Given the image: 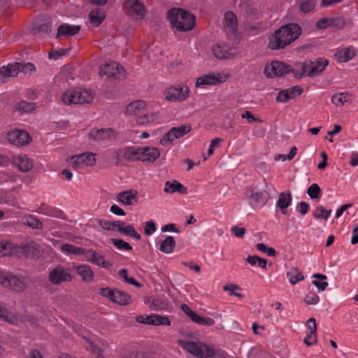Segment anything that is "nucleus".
Masks as SVG:
<instances>
[{"label": "nucleus", "mask_w": 358, "mask_h": 358, "mask_svg": "<svg viewBox=\"0 0 358 358\" xmlns=\"http://www.w3.org/2000/svg\"><path fill=\"white\" fill-rule=\"evenodd\" d=\"M332 22L333 19L322 18L317 22L316 27L319 29H324L327 28L329 25L331 24Z\"/></svg>", "instance_id": "obj_60"}, {"label": "nucleus", "mask_w": 358, "mask_h": 358, "mask_svg": "<svg viewBox=\"0 0 358 358\" xmlns=\"http://www.w3.org/2000/svg\"><path fill=\"white\" fill-rule=\"evenodd\" d=\"M93 264H95L104 268H110L112 266V264L108 261H106L104 257L99 253H96Z\"/></svg>", "instance_id": "obj_52"}, {"label": "nucleus", "mask_w": 358, "mask_h": 358, "mask_svg": "<svg viewBox=\"0 0 358 358\" xmlns=\"http://www.w3.org/2000/svg\"><path fill=\"white\" fill-rule=\"evenodd\" d=\"M145 107V103L141 100H137L130 103L125 108V113L129 115H136L138 117L141 113V110Z\"/></svg>", "instance_id": "obj_26"}, {"label": "nucleus", "mask_w": 358, "mask_h": 358, "mask_svg": "<svg viewBox=\"0 0 358 358\" xmlns=\"http://www.w3.org/2000/svg\"><path fill=\"white\" fill-rule=\"evenodd\" d=\"M301 34V27L296 23L282 26L268 38V48L271 50L283 49L296 41Z\"/></svg>", "instance_id": "obj_1"}, {"label": "nucleus", "mask_w": 358, "mask_h": 358, "mask_svg": "<svg viewBox=\"0 0 358 358\" xmlns=\"http://www.w3.org/2000/svg\"><path fill=\"white\" fill-rule=\"evenodd\" d=\"M153 325L154 326H158V325H166V326H170L171 325V320L169 319V317L166 316H161L157 314H153Z\"/></svg>", "instance_id": "obj_49"}, {"label": "nucleus", "mask_w": 358, "mask_h": 358, "mask_svg": "<svg viewBox=\"0 0 358 358\" xmlns=\"http://www.w3.org/2000/svg\"><path fill=\"white\" fill-rule=\"evenodd\" d=\"M352 96L347 93L335 94L331 97V102L335 105H343L345 103H351Z\"/></svg>", "instance_id": "obj_40"}, {"label": "nucleus", "mask_w": 358, "mask_h": 358, "mask_svg": "<svg viewBox=\"0 0 358 358\" xmlns=\"http://www.w3.org/2000/svg\"><path fill=\"white\" fill-rule=\"evenodd\" d=\"M310 209V206L307 202L301 201L296 206V210L302 215H306Z\"/></svg>", "instance_id": "obj_62"}, {"label": "nucleus", "mask_w": 358, "mask_h": 358, "mask_svg": "<svg viewBox=\"0 0 358 358\" xmlns=\"http://www.w3.org/2000/svg\"><path fill=\"white\" fill-rule=\"evenodd\" d=\"M172 28L179 31H188L195 26V17L182 8H173L168 13Z\"/></svg>", "instance_id": "obj_2"}, {"label": "nucleus", "mask_w": 358, "mask_h": 358, "mask_svg": "<svg viewBox=\"0 0 358 358\" xmlns=\"http://www.w3.org/2000/svg\"><path fill=\"white\" fill-rule=\"evenodd\" d=\"M122 224V221L117 220L114 222H109L107 220H100L99 225L104 229H107L109 231H114L115 228L117 229Z\"/></svg>", "instance_id": "obj_45"}, {"label": "nucleus", "mask_w": 358, "mask_h": 358, "mask_svg": "<svg viewBox=\"0 0 358 358\" xmlns=\"http://www.w3.org/2000/svg\"><path fill=\"white\" fill-rule=\"evenodd\" d=\"M331 213V210H327L323 206H318L313 212V216L317 219L323 218L325 220L328 219Z\"/></svg>", "instance_id": "obj_44"}, {"label": "nucleus", "mask_w": 358, "mask_h": 358, "mask_svg": "<svg viewBox=\"0 0 358 358\" xmlns=\"http://www.w3.org/2000/svg\"><path fill=\"white\" fill-rule=\"evenodd\" d=\"M145 303L150 304V308L152 310H166L169 307V301L161 298L149 297L145 300Z\"/></svg>", "instance_id": "obj_23"}, {"label": "nucleus", "mask_w": 358, "mask_h": 358, "mask_svg": "<svg viewBox=\"0 0 358 358\" xmlns=\"http://www.w3.org/2000/svg\"><path fill=\"white\" fill-rule=\"evenodd\" d=\"M191 131L189 125H181L178 127H173L166 134L164 137L160 140L162 145H166L171 143L176 138H179Z\"/></svg>", "instance_id": "obj_13"}, {"label": "nucleus", "mask_w": 358, "mask_h": 358, "mask_svg": "<svg viewBox=\"0 0 358 358\" xmlns=\"http://www.w3.org/2000/svg\"><path fill=\"white\" fill-rule=\"evenodd\" d=\"M62 99L66 104H83L92 102L94 96L91 92L87 90H71L63 94Z\"/></svg>", "instance_id": "obj_5"}, {"label": "nucleus", "mask_w": 358, "mask_h": 358, "mask_svg": "<svg viewBox=\"0 0 358 358\" xmlns=\"http://www.w3.org/2000/svg\"><path fill=\"white\" fill-rule=\"evenodd\" d=\"M292 201V197L290 192H281L279 194L276 206L282 210L283 214H286V209L290 206Z\"/></svg>", "instance_id": "obj_25"}, {"label": "nucleus", "mask_w": 358, "mask_h": 358, "mask_svg": "<svg viewBox=\"0 0 358 358\" xmlns=\"http://www.w3.org/2000/svg\"><path fill=\"white\" fill-rule=\"evenodd\" d=\"M160 156V152L153 147H140L139 160L143 162L153 163Z\"/></svg>", "instance_id": "obj_17"}, {"label": "nucleus", "mask_w": 358, "mask_h": 358, "mask_svg": "<svg viewBox=\"0 0 358 358\" xmlns=\"http://www.w3.org/2000/svg\"><path fill=\"white\" fill-rule=\"evenodd\" d=\"M105 17L106 15L104 10L98 7L92 9L89 14L90 22L96 27L101 24V23L105 19Z\"/></svg>", "instance_id": "obj_28"}, {"label": "nucleus", "mask_w": 358, "mask_h": 358, "mask_svg": "<svg viewBox=\"0 0 358 358\" xmlns=\"http://www.w3.org/2000/svg\"><path fill=\"white\" fill-rule=\"evenodd\" d=\"M140 147H128L113 152V157L115 159L116 165H120L123 159L139 160Z\"/></svg>", "instance_id": "obj_12"}, {"label": "nucleus", "mask_w": 358, "mask_h": 358, "mask_svg": "<svg viewBox=\"0 0 358 358\" xmlns=\"http://www.w3.org/2000/svg\"><path fill=\"white\" fill-rule=\"evenodd\" d=\"M212 52L216 58L220 59H227L230 55L227 47L220 43L213 46Z\"/></svg>", "instance_id": "obj_37"}, {"label": "nucleus", "mask_w": 358, "mask_h": 358, "mask_svg": "<svg viewBox=\"0 0 358 358\" xmlns=\"http://www.w3.org/2000/svg\"><path fill=\"white\" fill-rule=\"evenodd\" d=\"M303 92V88L297 85L281 90L277 95L276 101L282 103L287 102L289 100L300 96Z\"/></svg>", "instance_id": "obj_18"}, {"label": "nucleus", "mask_w": 358, "mask_h": 358, "mask_svg": "<svg viewBox=\"0 0 358 358\" xmlns=\"http://www.w3.org/2000/svg\"><path fill=\"white\" fill-rule=\"evenodd\" d=\"M311 334H315L317 332L316 320L314 317L309 318L306 324Z\"/></svg>", "instance_id": "obj_61"}, {"label": "nucleus", "mask_w": 358, "mask_h": 358, "mask_svg": "<svg viewBox=\"0 0 358 358\" xmlns=\"http://www.w3.org/2000/svg\"><path fill=\"white\" fill-rule=\"evenodd\" d=\"M96 252L93 250H86L83 248V252H80V255H85V258L90 262H94V258L96 255Z\"/></svg>", "instance_id": "obj_59"}, {"label": "nucleus", "mask_w": 358, "mask_h": 358, "mask_svg": "<svg viewBox=\"0 0 358 358\" xmlns=\"http://www.w3.org/2000/svg\"><path fill=\"white\" fill-rule=\"evenodd\" d=\"M156 118V115L154 113L139 115L137 118V122L140 124H148L153 122Z\"/></svg>", "instance_id": "obj_50"}, {"label": "nucleus", "mask_w": 358, "mask_h": 358, "mask_svg": "<svg viewBox=\"0 0 358 358\" xmlns=\"http://www.w3.org/2000/svg\"><path fill=\"white\" fill-rule=\"evenodd\" d=\"M37 212L48 216L59 217L62 211L54 207L50 206L46 203H41L38 207Z\"/></svg>", "instance_id": "obj_30"}, {"label": "nucleus", "mask_w": 358, "mask_h": 358, "mask_svg": "<svg viewBox=\"0 0 358 358\" xmlns=\"http://www.w3.org/2000/svg\"><path fill=\"white\" fill-rule=\"evenodd\" d=\"M99 73L101 77L106 76L108 79L117 80L123 76V68L119 63L110 62L101 66Z\"/></svg>", "instance_id": "obj_11"}, {"label": "nucleus", "mask_w": 358, "mask_h": 358, "mask_svg": "<svg viewBox=\"0 0 358 358\" xmlns=\"http://www.w3.org/2000/svg\"><path fill=\"white\" fill-rule=\"evenodd\" d=\"M308 196L313 199H319L321 195V189L317 184H312L307 189Z\"/></svg>", "instance_id": "obj_48"}, {"label": "nucleus", "mask_w": 358, "mask_h": 358, "mask_svg": "<svg viewBox=\"0 0 358 358\" xmlns=\"http://www.w3.org/2000/svg\"><path fill=\"white\" fill-rule=\"evenodd\" d=\"M317 341V336L315 334H311V333L308 334V335L304 338L303 342L307 346H311L315 344Z\"/></svg>", "instance_id": "obj_63"}, {"label": "nucleus", "mask_w": 358, "mask_h": 358, "mask_svg": "<svg viewBox=\"0 0 358 358\" xmlns=\"http://www.w3.org/2000/svg\"><path fill=\"white\" fill-rule=\"evenodd\" d=\"M237 17L231 11H227L224 15V26L229 29V31L234 34L237 30Z\"/></svg>", "instance_id": "obj_29"}, {"label": "nucleus", "mask_w": 358, "mask_h": 358, "mask_svg": "<svg viewBox=\"0 0 358 358\" xmlns=\"http://www.w3.org/2000/svg\"><path fill=\"white\" fill-rule=\"evenodd\" d=\"M314 62L311 60L305 61L301 66L300 70L293 68L292 74L296 79H300L303 76H308V71L312 69Z\"/></svg>", "instance_id": "obj_33"}, {"label": "nucleus", "mask_w": 358, "mask_h": 358, "mask_svg": "<svg viewBox=\"0 0 358 358\" xmlns=\"http://www.w3.org/2000/svg\"><path fill=\"white\" fill-rule=\"evenodd\" d=\"M8 140L15 145H24L29 143L31 137L24 130H16L8 134Z\"/></svg>", "instance_id": "obj_16"}, {"label": "nucleus", "mask_w": 358, "mask_h": 358, "mask_svg": "<svg viewBox=\"0 0 358 358\" xmlns=\"http://www.w3.org/2000/svg\"><path fill=\"white\" fill-rule=\"evenodd\" d=\"M10 245L8 243L0 242V255L6 256L10 254Z\"/></svg>", "instance_id": "obj_64"}, {"label": "nucleus", "mask_w": 358, "mask_h": 358, "mask_svg": "<svg viewBox=\"0 0 358 358\" xmlns=\"http://www.w3.org/2000/svg\"><path fill=\"white\" fill-rule=\"evenodd\" d=\"M0 319L2 321L7 322L14 324L17 322L18 317L15 314L9 311L6 308L0 305Z\"/></svg>", "instance_id": "obj_38"}, {"label": "nucleus", "mask_w": 358, "mask_h": 358, "mask_svg": "<svg viewBox=\"0 0 358 358\" xmlns=\"http://www.w3.org/2000/svg\"><path fill=\"white\" fill-rule=\"evenodd\" d=\"M71 163L74 165L85 164L92 166L95 163L94 155L92 153H83L80 155H74L71 157Z\"/></svg>", "instance_id": "obj_21"}, {"label": "nucleus", "mask_w": 358, "mask_h": 358, "mask_svg": "<svg viewBox=\"0 0 358 358\" xmlns=\"http://www.w3.org/2000/svg\"><path fill=\"white\" fill-rule=\"evenodd\" d=\"M90 349L94 358H106L103 355V350L94 343L90 342Z\"/></svg>", "instance_id": "obj_56"}, {"label": "nucleus", "mask_w": 358, "mask_h": 358, "mask_svg": "<svg viewBox=\"0 0 358 358\" xmlns=\"http://www.w3.org/2000/svg\"><path fill=\"white\" fill-rule=\"evenodd\" d=\"M27 279L0 271V285L15 292H23L27 286Z\"/></svg>", "instance_id": "obj_4"}, {"label": "nucleus", "mask_w": 358, "mask_h": 358, "mask_svg": "<svg viewBox=\"0 0 358 358\" xmlns=\"http://www.w3.org/2000/svg\"><path fill=\"white\" fill-rule=\"evenodd\" d=\"M35 108V103L22 101L17 103V109L26 113H29Z\"/></svg>", "instance_id": "obj_51"}, {"label": "nucleus", "mask_w": 358, "mask_h": 358, "mask_svg": "<svg viewBox=\"0 0 358 358\" xmlns=\"http://www.w3.org/2000/svg\"><path fill=\"white\" fill-rule=\"evenodd\" d=\"M73 277L69 272V269L58 265L51 269L48 273V280L54 285H59L64 282L71 281Z\"/></svg>", "instance_id": "obj_9"}, {"label": "nucleus", "mask_w": 358, "mask_h": 358, "mask_svg": "<svg viewBox=\"0 0 358 358\" xmlns=\"http://www.w3.org/2000/svg\"><path fill=\"white\" fill-rule=\"evenodd\" d=\"M223 289L224 291H229V294L231 296L234 295L241 299L243 297V295L242 294L234 292V290L240 289L239 286H238L237 285H234V284L226 285L223 287Z\"/></svg>", "instance_id": "obj_54"}, {"label": "nucleus", "mask_w": 358, "mask_h": 358, "mask_svg": "<svg viewBox=\"0 0 358 358\" xmlns=\"http://www.w3.org/2000/svg\"><path fill=\"white\" fill-rule=\"evenodd\" d=\"M26 222L28 226L32 228L41 229L43 227L42 222L34 215H29L27 217Z\"/></svg>", "instance_id": "obj_53"}, {"label": "nucleus", "mask_w": 358, "mask_h": 358, "mask_svg": "<svg viewBox=\"0 0 358 358\" xmlns=\"http://www.w3.org/2000/svg\"><path fill=\"white\" fill-rule=\"evenodd\" d=\"M287 276L292 285H295L304 279L302 272L297 268H292L290 271L287 273Z\"/></svg>", "instance_id": "obj_41"}, {"label": "nucleus", "mask_w": 358, "mask_h": 358, "mask_svg": "<svg viewBox=\"0 0 358 358\" xmlns=\"http://www.w3.org/2000/svg\"><path fill=\"white\" fill-rule=\"evenodd\" d=\"M156 224L152 221H148L145 223L144 231L147 236H150L156 231Z\"/></svg>", "instance_id": "obj_58"}, {"label": "nucleus", "mask_w": 358, "mask_h": 358, "mask_svg": "<svg viewBox=\"0 0 358 358\" xmlns=\"http://www.w3.org/2000/svg\"><path fill=\"white\" fill-rule=\"evenodd\" d=\"M80 30V27L78 25L63 24L58 27L56 38H58L61 36H74L77 34Z\"/></svg>", "instance_id": "obj_20"}, {"label": "nucleus", "mask_w": 358, "mask_h": 358, "mask_svg": "<svg viewBox=\"0 0 358 358\" xmlns=\"http://www.w3.org/2000/svg\"><path fill=\"white\" fill-rule=\"evenodd\" d=\"M125 13L136 20H143L146 15L143 3L139 0H126L123 3Z\"/></svg>", "instance_id": "obj_8"}, {"label": "nucleus", "mask_w": 358, "mask_h": 358, "mask_svg": "<svg viewBox=\"0 0 358 358\" xmlns=\"http://www.w3.org/2000/svg\"><path fill=\"white\" fill-rule=\"evenodd\" d=\"M76 273L82 277L84 281H91L93 280L94 272L89 266L80 265L75 267Z\"/></svg>", "instance_id": "obj_32"}, {"label": "nucleus", "mask_w": 358, "mask_h": 358, "mask_svg": "<svg viewBox=\"0 0 358 358\" xmlns=\"http://www.w3.org/2000/svg\"><path fill=\"white\" fill-rule=\"evenodd\" d=\"M153 314L150 315H138L136 317V321L141 324L153 325Z\"/></svg>", "instance_id": "obj_57"}, {"label": "nucleus", "mask_w": 358, "mask_h": 358, "mask_svg": "<svg viewBox=\"0 0 358 358\" xmlns=\"http://www.w3.org/2000/svg\"><path fill=\"white\" fill-rule=\"evenodd\" d=\"M118 133L113 128H94L88 134L90 141H115L117 138Z\"/></svg>", "instance_id": "obj_10"}, {"label": "nucleus", "mask_w": 358, "mask_h": 358, "mask_svg": "<svg viewBox=\"0 0 358 358\" xmlns=\"http://www.w3.org/2000/svg\"><path fill=\"white\" fill-rule=\"evenodd\" d=\"M245 196L254 208L263 206L266 204V200L264 193L262 192L255 191V189L252 187L246 188Z\"/></svg>", "instance_id": "obj_14"}, {"label": "nucleus", "mask_w": 358, "mask_h": 358, "mask_svg": "<svg viewBox=\"0 0 358 358\" xmlns=\"http://www.w3.org/2000/svg\"><path fill=\"white\" fill-rule=\"evenodd\" d=\"M15 165L22 172H27L33 167L32 161L26 155H20L13 159Z\"/></svg>", "instance_id": "obj_24"}, {"label": "nucleus", "mask_w": 358, "mask_h": 358, "mask_svg": "<svg viewBox=\"0 0 358 358\" xmlns=\"http://www.w3.org/2000/svg\"><path fill=\"white\" fill-rule=\"evenodd\" d=\"M124 223L122 222V224L117 229V231L121 233L124 234L125 235L131 236L134 237L136 240H141V235L135 230V229L131 225H127L126 227H124Z\"/></svg>", "instance_id": "obj_42"}, {"label": "nucleus", "mask_w": 358, "mask_h": 358, "mask_svg": "<svg viewBox=\"0 0 358 358\" xmlns=\"http://www.w3.org/2000/svg\"><path fill=\"white\" fill-rule=\"evenodd\" d=\"M117 199L124 205H133L134 202L137 201V192L133 190L121 192L117 195Z\"/></svg>", "instance_id": "obj_22"}, {"label": "nucleus", "mask_w": 358, "mask_h": 358, "mask_svg": "<svg viewBox=\"0 0 358 358\" xmlns=\"http://www.w3.org/2000/svg\"><path fill=\"white\" fill-rule=\"evenodd\" d=\"M112 301L124 306L131 302V296L124 292L115 289Z\"/></svg>", "instance_id": "obj_35"}, {"label": "nucleus", "mask_w": 358, "mask_h": 358, "mask_svg": "<svg viewBox=\"0 0 358 358\" xmlns=\"http://www.w3.org/2000/svg\"><path fill=\"white\" fill-rule=\"evenodd\" d=\"M176 246V241L173 236H167L161 243L159 250L166 254L171 253Z\"/></svg>", "instance_id": "obj_39"}, {"label": "nucleus", "mask_w": 358, "mask_h": 358, "mask_svg": "<svg viewBox=\"0 0 358 358\" xmlns=\"http://www.w3.org/2000/svg\"><path fill=\"white\" fill-rule=\"evenodd\" d=\"M319 301L320 297L314 292H309L304 298V301L308 305L317 304Z\"/></svg>", "instance_id": "obj_55"}, {"label": "nucleus", "mask_w": 358, "mask_h": 358, "mask_svg": "<svg viewBox=\"0 0 358 358\" xmlns=\"http://www.w3.org/2000/svg\"><path fill=\"white\" fill-rule=\"evenodd\" d=\"M316 5L315 0H306L299 4L300 10L303 13H308L314 10Z\"/></svg>", "instance_id": "obj_46"}, {"label": "nucleus", "mask_w": 358, "mask_h": 358, "mask_svg": "<svg viewBox=\"0 0 358 358\" xmlns=\"http://www.w3.org/2000/svg\"><path fill=\"white\" fill-rule=\"evenodd\" d=\"M60 250L62 252L68 255L73 254L80 255V252H83V248L77 247L68 243L62 244L60 246Z\"/></svg>", "instance_id": "obj_43"}, {"label": "nucleus", "mask_w": 358, "mask_h": 358, "mask_svg": "<svg viewBox=\"0 0 358 358\" xmlns=\"http://www.w3.org/2000/svg\"><path fill=\"white\" fill-rule=\"evenodd\" d=\"M51 30V24L50 22H34L31 29V33L33 35H42L47 34Z\"/></svg>", "instance_id": "obj_36"}, {"label": "nucleus", "mask_w": 358, "mask_h": 358, "mask_svg": "<svg viewBox=\"0 0 358 358\" xmlns=\"http://www.w3.org/2000/svg\"><path fill=\"white\" fill-rule=\"evenodd\" d=\"M189 87L187 86L171 87L165 92L166 99L169 101L185 100L189 96Z\"/></svg>", "instance_id": "obj_15"}, {"label": "nucleus", "mask_w": 358, "mask_h": 358, "mask_svg": "<svg viewBox=\"0 0 358 358\" xmlns=\"http://www.w3.org/2000/svg\"><path fill=\"white\" fill-rule=\"evenodd\" d=\"M35 66L31 63L22 64L16 62L14 64H8V66L0 68V80H3L8 77L17 76L19 72L27 73L32 71Z\"/></svg>", "instance_id": "obj_6"}, {"label": "nucleus", "mask_w": 358, "mask_h": 358, "mask_svg": "<svg viewBox=\"0 0 358 358\" xmlns=\"http://www.w3.org/2000/svg\"><path fill=\"white\" fill-rule=\"evenodd\" d=\"M110 243H113L119 250L131 251L133 249L129 243L122 239L111 238Z\"/></svg>", "instance_id": "obj_47"}, {"label": "nucleus", "mask_w": 358, "mask_h": 358, "mask_svg": "<svg viewBox=\"0 0 358 358\" xmlns=\"http://www.w3.org/2000/svg\"><path fill=\"white\" fill-rule=\"evenodd\" d=\"M356 55L354 50L350 48H344L340 50H338L335 53V57L337 58V60L340 62H346L349 60L352 59Z\"/></svg>", "instance_id": "obj_31"}, {"label": "nucleus", "mask_w": 358, "mask_h": 358, "mask_svg": "<svg viewBox=\"0 0 358 358\" xmlns=\"http://www.w3.org/2000/svg\"><path fill=\"white\" fill-rule=\"evenodd\" d=\"M222 82V80H221V75L220 73L217 75L213 73L206 74L196 78V86L215 85Z\"/></svg>", "instance_id": "obj_19"}, {"label": "nucleus", "mask_w": 358, "mask_h": 358, "mask_svg": "<svg viewBox=\"0 0 358 358\" xmlns=\"http://www.w3.org/2000/svg\"><path fill=\"white\" fill-rule=\"evenodd\" d=\"M293 67L279 61H273L266 65L264 75L268 78L283 76L289 73H292Z\"/></svg>", "instance_id": "obj_7"}, {"label": "nucleus", "mask_w": 358, "mask_h": 358, "mask_svg": "<svg viewBox=\"0 0 358 358\" xmlns=\"http://www.w3.org/2000/svg\"><path fill=\"white\" fill-rule=\"evenodd\" d=\"M178 343L180 347L199 358H213L215 355V350L205 343L185 340H178Z\"/></svg>", "instance_id": "obj_3"}, {"label": "nucleus", "mask_w": 358, "mask_h": 358, "mask_svg": "<svg viewBox=\"0 0 358 358\" xmlns=\"http://www.w3.org/2000/svg\"><path fill=\"white\" fill-rule=\"evenodd\" d=\"M329 62L324 58H318L312 66V69L308 71V76L313 77L321 73L328 65Z\"/></svg>", "instance_id": "obj_27"}, {"label": "nucleus", "mask_w": 358, "mask_h": 358, "mask_svg": "<svg viewBox=\"0 0 358 358\" xmlns=\"http://www.w3.org/2000/svg\"><path fill=\"white\" fill-rule=\"evenodd\" d=\"M164 191L166 192L174 193L178 192L180 194H187V189L183 186L181 183L178 182L176 180H174L173 182H166L165 183V189Z\"/></svg>", "instance_id": "obj_34"}]
</instances>
